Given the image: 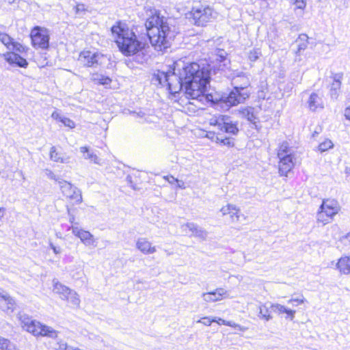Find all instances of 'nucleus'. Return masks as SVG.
<instances>
[{"label":"nucleus","instance_id":"33","mask_svg":"<svg viewBox=\"0 0 350 350\" xmlns=\"http://www.w3.org/2000/svg\"><path fill=\"white\" fill-rule=\"evenodd\" d=\"M242 116L247 118L252 123H255L256 117L254 113V109L252 107H246L240 111Z\"/></svg>","mask_w":350,"mask_h":350},{"label":"nucleus","instance_id":"54","mask_svg":"<svg viewBox=\"0 0 350 350\" xmlns=\"http://www.w3.org/2000/svg\"><path fill=\"white\" fill-rule=\"evenodd\" d=\"M222 321H225L224 319H222L221 318H218L217 319L216 318V323H217L219 325H221L222 324Z\"/></svg>","mask_w":350,"mask_h":350},{"label":"nucleus","instance_id":"41","mask_svg":"<svg viewBox=\"0 0 350 350\" xmlns=\"http://www.w3.org/2000/svg\"><path fill=\"white\" fill-rule=\"evenodd\" d=\"M216 321V318H211L210 317H204L197 321L198 323H202L206 326H210L212 323Z\"/></svg>","mask_w":350,"mask_h":350},{"label":"nucleus","instance_id":"3","mask_svg":"<svg viewBox=\"0 0 350 350\" xmlns=\"http://www.w3.org/2000/svg\"><path fill=\"white\" fill-rule=\"evenodd\" d=\"M111 33L120 51L126 56L135 55L143 48L135 33L124 23L119 22L113 25Z\"/></svg>","mask_w":350,"mask_h":350},{"label":"nucleus","instance_id":"14","mask_svg":"<svg viewBox=\"0 0 350 350\" xmlns=\"http://www.w3.org/2000/svg\"><path fill=\"white\" fill-rule=\"evenodd\" d=\"M0 42L10 51H15L18 53L25 51V46L19 42H15L12 38L5 33L0 35Z\"/></svg>","mask_w":350,"mask_h":350},{"label":"nucleus","instance_id":"11","mask_svg":"<svg viewBox=\"0 0 350 350\" xmlns=\"http://www.w3.org/2000/svg\"><path fill=\"white\" fill-rule=\"evenodd\" d=\"M181 230L183 232L186 234L191 232V236L196 237L202 240H205L208 234L205 230L192 222L183 224Z\"/></svg>","mask_w":350,"mask_h":350},{"label":"nucleus","instance_id":"20","mask_svg":"<svg viewBox=\"0 0 350 350\" xmlns=\"http://www.w3.org/2000/svg\"><path fill=\"white\" fill-rule=\"evenodd\" d=\"M136 247L144 254H152L156 252V247L144 237L139 238L136 241Z\"/></svg>","mask_w":350,"mask_h":350},{"label":"nucleus","instance_id":"7","mask_svg":"<svg viewBox=\"0 0 350 350\" xmlns=\"http://www.w3.org/2000/svg\"><path fill=\"white\" fill-rule=\"evenodd\" d=\"M241 79L244 80L243 84L240 86H235L234 90L226 96L222 97V102L226 104L227 107L235 106L239 103H243L247 98L249 97V94L247 92H241L245 88H247L250 84V79L246 76H241Z\"/></svg>","mask_w":350,"mask_h":350},{"label":"nucleus","instance_id":"51","mask_svg":"<svg viewBox=\"0 0 350 350\" xmlns=\"http://www.w3.org/2000/svg\"><path fill=\"white\" fill-rule=\"evenodd\" d=\"M222 325H225L227 326L232 327H240V325L238 324L231 322V321H222Z\"/></svg>","mask_w":350,"mask_h":350},{"label":"nucleus","instance_id":"37","mask_svg":"<svg viewBox=\"0 0 350 350\" xmlns=\"http://www.w3.org/2000/svg\"><path fill=\"white\" fill-rule=\"evenodd\" d=\"M93 81L101 85H109L111 82V79L109 77L98 75L94 77Z\"/></svg>","mask_w":350,"mask_h":350},{"label":"nucleus","instance_id":"13","mask_svg":"<svg viewBox=\"0 0 350 350\" xmlns=\"http://www.w3.org/2000/svg\"><path fill=\"white\" fill-rule=\"evenodd\" d=\"M202 297L206 302H215L228 298L229 293L223 288H217L213 291L202 293Z\"/></svg>","mask_w":350,"mask_h":350},{"label":"nucleus","instance_id":"53","mask_svg":"<svg viewBox=\"0 0 350 350\" xmlns=\"http://www.w3.org/2000/svg\"><path fill=\"white\" fill-rule=\"evenodd\" d=\"M176 183H177V186L178 187L180 188V189H185V183L183 181V180H178V181H176Z\"/></svg>","mask_w":350,"mask_h":350},{"label":"nucleus","instance_id":"40","mask_svg":"<svg viewBox=\"0 0 350 350\" xmlns=\"http://www.w3.org/2000/svg\"><path fill=\"white\" fill-rule=\"evenodd\" d=\"M261 55V51L259 49H253L248 53V58L251 62L256 61Z\"/></svg>","mask_w":350,"mask_h":350},{"label":"nucleus","instance_id":"38","mask_svg":"<svg viewBox=\"0 0 350 350\" xmlns=\"http://www.w3.org/2000/svg\"><path fill=\"white\" fill-rule=\"evenodd\" d=\"M75 14L79 17H83L87 11V8L83 3H78L75 8Z\"/></svg>","mask_w":350,"mask_h":350},{"label":"nucleus","instance_id":"52","mask_svg":"<svg viewBox=\"0 0 350 350\" xmlns=\"http://www.w3.org/2000/svg\"><path fill=\"white\" fill-rule=\"evenodd\" d=\"M345 118L350 120V107H347L345 110Z\"/></svg>","mask_w":350,"mask_h":350},{"label":"nucleus","instance_id":"34","mask_svg":"<svg viewBox=\"0 0 350 350\" xmlns=\"http://www.w3.org/2000/svg\"><path fill=\"white\" fill-rule=\"evenodd\" d=\"M221 131H224L226 133L235 135L238 133L239 129L236 124H232L228 120L225 121V124H223Z\"/></svg>","mask_w":350,"mask_h":350},{"label":"nucleus","instance_id":"16","mask_svg":"<svg viewBox=\"0 0 350 350\" xmlns=\"http://www.w3.org/2000/svg\"><path fill=\"white\" fill-rule=\"evenodd\" d=\"M3 56L5 61L10 64H15L21 68H27L28 66L27 61L14 51L7 52L3 54Z\"/></svg>","mask_w":350,"mask_h":350},{"label":"nucleus","instance_id":"57","mask_svg":"<svg viewBox=\"0 0 350 350\" xmlns=\"http://www.w3.org/2000/svg\"><path fill=\"white\" fill-rule=\"evenodd\" d=\"M9 3H12V0H7Z\"/></svg>","mask_w":350,"mask_h":350},{"label":"nucleus","instance_id":"50","mask_svg":"<svg viewBox=\"0 0 350 350\" xmlns=\"http://www.w3.org/2000/svg\"><path fill=\"white\" fill-rule=\"evenodd\" d=\"M306 301L305 298L302 296V298H292L288 301V304H291L293 301L297 302L298 304H303Z\"/></svg>","mask_w":350,"mask_h":350},{"label":"nucleus","instance_id":"9","mask_svg":"<svg viewBox=\"0 0 350 350\" xmlns=\"http://www.w3.org/2000/svg\"><path fill=\"white\" fill-rule=\"evenodd\" d=\"M31 38L32 44L35 47L42 49L48 48L49 35L46 29L40 27H34L31 31Z\"/></svg>","mask_w":350,"mask_h":350},{"label":"nucleus","instance_id":"5","mask_svg":"<svg viewBox=\"0 0 350 350\" xmlns=\"http://www.w3.org/2000/svg\"><path fill=\"white\" fill-rule=\"evenodd\" d=\"M341 209L339 202L335 199H324L317 211V221L325 226L330 223Z\"/></svg>","mask_w":350,"mask_h":350},{"label":"nucleus","instance_id":"10","mask_svg":"<svg viewBox=\"0 0 350 350\" xmlns=\"http://www.w3.org/2000/svg\"><path fill=\"white\" fill-rule=\"evenodd\" d=\"M59 187L65 197L75 201L77 204L81 203V191L77 187L64 179L59 180Z\"/></svg>","mask_w":350,"mask_h":350},{"label":"nucleus","instance_id":"32","mask_svg":"<svg viewBox=\"0 0 350 350\" xmlns=\"http://www.w3.org/2000/svg\"><path fill=\"white\" fill-rule=\"evenodd\" d=\"M217 61L219 62V69L224 70V67L229 64L230 61L226 58V53L224 50H219Z\"/></svg>","mask_w":350,"mask_h":350},{"label":"nucleus","instance_id":"26","mask_svg":"<svg viewBox=\"0 0 350 350\" xmlns=\"http://www.w3.org/2000/svg\"><path fill=\"white\" fill-rule=\"evenodd\" d=\"M50 159L54 162L67 163L69 162L70 157L57 152L56 150V148L55 146H53L51 147L50 150Z\"/></svg>","mask_w":350,"mask_h":350},{"label":"nucleus","instance_id":"58","mask_svg":"<svg viewBox=\"0 0 350 350\" xmlns=\"http://www.w3.org/2000/svg\"><path fill=\"white\" fill-rule=\"evenodd\" d=\"M20 174L23 176V177L24 178V176L23 174V172H20Z\"/></svg>","mask_w":350,"mask_h":350},{"label":"nucleus","instance_id":"27","mask_svg":"<svg viewBox=\"0 0 350 350\" xmlns=\"http://www.w3.org/2000/svg\"><path fill=\"white\" fill-rule=\"evenodd\" d=\"M270 308L273 311L279 314L286 313L291 317V320L294 318L295 310L286 308L285 306L279 304H271Z\"/></svg>","mask_w":350,"mask_h":350},{"label":"nucleus","instance_id":"46","mask_svg":"<svg viewBox=\"0 0 350 350\" xmlns=\"http://www.w3.org/2000/svg\"><path fill=\"white\" fill-rule=\"evenodd\" d=\"M49 247L53 250L54 254H59L62 252V249L59 246L55 245L52 242L49 241Z\"/></svg>","mask_w":350,"mask_h":350},{"label":"nucleus","instance_id":"44","mask_svg":"<svg viewBox=\"0 0 350 350\" xmlns=\"http://www.w3.org/2000/svg\"><path fill=\"white\" fill-rule=\"evenodd\" d=\"M216 142H219L224 145H226L228 146H234V143L230 138L220 139L219 137H217Z\"/></svg>","mask_w":350,"mask_h":350},{"label":"nucleus","instance_id":"28","mask_svg":"<svg viewBox=\"0 0 350 350\" xmlns=\"http://www.w3.org/2000/svg\"><path fill=\"white\" fill-rule=\"evenodd\" d=\"M131 114L138 119V122L140 124L151 123L154 122V117L150 115L146 114L144 111H139L138 112L131 111Z\"/></svg>","mask_w":350,"mask_h":350},{"label":"nucleus","instance_id":"21","mask_svg":"<svg viewBox=\"0 0 350 350\" xmlns=\"http://www.w3.org/2000/svg\"><path fill=\"white\" fill-rule=\"evenodd\" d=\"M221 213L224 215H229L232 222L238 221L239 220L240 209L235 205L228 204L224 206L221 210Z\"/></svg>","mask_w":350,"mask_h":350},{"label":"nucleus","instance_id":"48","mask_svg":"<svg viewBox=\"0 0 350 350\" xmlns=\"http://www.w3.org/2000/svg\"><path fill=\"white\" fill-rule=\"evenodd\" d=\"M295 5H296L297 8L303 10L305 8L306 3L304 0H300L295 3Z\"/></svg>","mask_w":350,"mask_h":350},{"label":"nucleus","instance_id":"42","mask_svg":"<svg viewBox=\"0 0 350 350\" xmlns=\"http://www.w3.org/2000/svg\"><path fill=\"white\" fill-rule=\"evenodd\" d=\"M45 174L49 178L54 180L55 182H57L58 185L59 184V180H63L62 178L56 176L51 170L48 169L45 170Z\"/></svg>","mask_w":350,"mask_h":350},{"label":"nucleus","instance_id":"15","mask_svg":"<svg viewBox=\"0 0 350 350\" xmlns=\"http://www.w3.org/2000/svg\"><path fill=\"white\" fill-rule=\"evenodd\" d=\"M279 161V172L281 176H287V174L293 168L294 155L289 154L285 157H278Z\"/></svg>","mask_w":350,"mask_h":350},{"label":"nucleus","instance_id":"19","mask_svg":"<svg viewBox=\"0 0 350 350\" xmlns=\"http://www.w3.org/2000/svg\"><path fill=\"white\" fill-rule=\"evenodd\" d=\"M80 152L83 154L84 159L98 165H103V160L89 146H81L79 148Z\"/></svg>","mask_w":350,"mask_h":350},{"label":"nucleus","instance_id":"35","mask_svg":"<svg viewBox=\"0 0 350 350\" xmlns=\"http://www.w3.org/2000/svg\"><path fill=\"white\" fill-rule=\"evenodd\" d=\"M229 117L227 116L220 115L218 117H215L211 120V124L217 126L218 129L221 130L224 124H225V121L228 120Z\"/></svg>","mask_w":350,"mask_h":350},{"label":"nucleus","instance_id":"4","mask_svg":"<svg viewBox=\"0 0 350 350\" xmlns=\"http://www.w3.org/2000/svg\"><path fill=\"white\" fill-rule=\"evenodd\" d=\"M18 319L21 327L25 331L31 333L36 337L46 336L51 338L57 337L58 332L53 327L42 324L40 322L33 320L26 314H18Z\"/></svg>","mask_w":350,"mask_h":350},{"label":"nucleus","instance_id":"17","mask_svg":"<svg viewBox=\"0 0 350 350\" xmlns=\"http://www.w3.org/2000/svg\"><path fill=\"white\" fill-rule=\"evenodd\" d=\"M14 300L3 290H0V308L7 312H13Z\"/></svg>","mask_w":350,"mask_h":350},{"label":"nucleus","instance_id":"2","mask_svg":"<svg viewBox=\"0 0 350 350\" xmlns=\"http://www.w3.org/2000/svg\"><path fill=\"white\" fill-rule=\"evenodd\" d=\"M147 35L152 46L158 51L164 52L170 47L176 35L175 26L167 18L160 16L156 11L145 23Z\"/></svg>","mask_w":350,"mask_h":350},{"label":"nucleus","instance_id":"25","mask_svg":"<svg viewBox=\"0 0 350 350\" xmlns=\"http://www.w3.org/2000/svg\"><path fill=\"white\" fill-rule=\"evenodd\" d=\"M336 267L342 273H350V256L341 257L336 264Z\"/></svg>","mask_w":350,"mask_h":350},{"label":"nucleus","instance_id":"8","mask_svg":"<svg viewBox=\"0 0 350 350\" xmlns=\"http://www.w3.org/2000/svg\"><path fill=\"white\" fill-rule=\"evenodd\" d=\"M78 59L82 64L88 67L102 66L108 61V58L103 54L90 51L81 52Z\"/></svg>","mask_w":350,"mask_h":350},{"label":"nucleus","instance_id":"31","mask_svg":"<svg viewBox=\"0 0 350 350\" xmlns=\"http://www.w3.org/2000/svg\"><path fill=\"white\" fill-rule=\"evenodd\" d=\"M293 154V150L289 147L288 143L283 142L279 146L278 157H285Z\"/></svg>","mask_w":350,"mask_h":350},{"label":"nucleus","instance_id":"47","mask_svg":"<svg viewBox=\"0 0 350 350\" xmlns=\"http://www.w3.org/2000/svg\"><path fill=\"white\" fill-rule=\"evenodd\" d=\"M64 116H61L60 113L57 111H55L51 114V118L55 120H59L61 122V119L63 118Z\"/></svg>","mask_w":350,"mask_h":350},{"label":"nucleus","instance_id":"23","mask_svg":"<svg viewBox=\"0 0 350 350\" xmlns=\"http://www.w3.org/2000/svg\"><path fill=\"white\" fill-rule=\"evenodd\" d=\"M308 107L312 111H315L318 108H323L322 98L316 93H312L308 101Z\"/></svg>","mask_w":350,"mask_h":350},{"label":"nucleus","instance_id":"36","mask_svg":"<svg viewBox=\"0 0 350 350\" xmlns=\"http://www.w3.org/2000/svg\"><path fill=\"white\" fill-rule=\"evenodd\" d=\"M0 350H18L8 340L0 336Z\"/></svg>","mask_w":350,"mask_h":350},{"label":"nucleus","instance_id":"18","mask_svg":"<svg viewBox=\"0 0 350 350\" xmlns=\"http://www.w3.org/2000/svg\"><path fill=\"white\" fill-rule=\"evenodd\" d=\"M343 78L342 73H335L332 76L333 80L329 90V94L332 98L337 99L340 92L342 84V79Z\"/></svg>","mask_w":350,"mask_h":350},{"label":"nucleus","instance_id":"12","mask_svg":"<svg viewBox=\"0 0 350 350\" xmlns=\"http://www.w3.org/2000/svg\"><path fill=\"white\" fill-rule=\"evenodd\" d=\"M72 232L74 235L79 237L81 241L86 246H95L96 240L94 235L92 234L89 231H86L82 229H79L76 226H71Z\"/></svg>","mask_w":350,"mask_h":350},{"label":"nucleus","instance_id":"43","mask_svg":"<svg viewBox=\"0 0 350 350\" xmlns=\"http://www.w3.org/2000/svg\"><path fill=\"white\" fill-rule=\"evenodd\" d=\"M61 122L65 126L69 127L70 129H73V128L75 127V123L74 122V121H72V120H70L68 118H66V117L64 116L63 118L61 119Z\"/></svg>","mask_w":350,"mask_h":350},{"label":"nucleus","instance_id":"6","mask_svg":"<svg viewBox=\"0 0 350 350\" xmlns=\"http://www.w3.org/2000/svg\"><path fill=\"white\" fill-rule=\"evenodd\" d=\"M216 12L208 5L196 3L188 13V18L192 19L197 26H205L215 17Z\"/></svg>","mask_w":350,"mask_h":350},{"label":"nucleus","instance_id":"55","mask_svg":"<svg viewBox=\"0 0 350 350\" xmlns=\"http://www.w3.org/2000/svg\"><path fill=\"white\" fill-rule=\"evenodd\" d=\"M345 239H346L347 240H348L350 242V232L347 233L345 235Z\"/></svg>","mask_w":350,"mask_h":350},{"label":"nucleus","instance_id":"59","mask_svg":"<svg viewBox=\"0 0 350 350\" xmlns=\"http://www.w3.org/2000/svg\"><path fill=\"white\" fill-rule=\"evenodd\" d=\"M2 33H3V32H1V31H0V35H2Z\"/></svg>","mask_w":350,"mask_h":350},{"label":"nucleus","instance_id":"45","mask_svg":"<svg viewBox=\"0 0 350 350\" xmlns=\"http://www.w3.org/2000/svg\"><path fill=\"white\" fill-rule=\"evenodd\" d=\"M241 76H246L248 79V76L245 73H241V75H237L234 79H233V83L235 84V86H240L241 84L243 83L244 80L243 79H241Z\"/></svg>","mask_w":350,"mask_h":350},{"label":"nucleus","instance_id":"1","mask_svg":"<svg viewBox=\"0 0 350 350\" xmlns=\"http://www.w3.org/2000/svg\"><path fill=\"white\" fill-rule=\"evenodd\" d=\"M209 81L208 69L201 68L197 63H185L181 60L174 63L172 72L157 70L151 79L153 84L166 87L174 96L185 85L186 97L202 103L208 99V95L204 93Z\"/></svg>","mask_w":350,"mask_h":350},{"label":"nucleus","instance_id":"56","mask_svg":"<svg viewBox=\"0 0 350 350\" xmlns=\"http://www.w3.org/2000/svg\"><path fill=\"white\" fill-rule=\"evenodd\" d=\"M74 219H75L74 216H71V217H70V221L71 223H73Z\"/></svg>","mask_w":350,"mask_h":350},{"label":"nucleus","instance_id":"49","mask_svg":"<svg viewBox=\"0 0 350 350\" xmlns=\"http://www.w3.org/2000/svg\"><path fill=\"white\" fill-rule=\"evenodd\" d=\"M163 178L166 180L170 184H174L176 181H178V179L174 178L172 176H163Z\"/></svg>","mask_w":350,"mask_h":350},{"label":"nucleus","instance_id":"60","mask_svg":"<svg viewBox=\"0 0 350 350\" xmlns=\"http://www.w3.org/2000/svg\"><path fill=\"white\" fill-rule=\"evenodd\" d=\"M2 33H3V32H1V31H0V35H2Z\"/></svg>","mask_w":350,"mask_h":350},{"label":"nucleus","instance_id":"30","mask_svg":"<svg viewBox=\"0 0 350 350\" xmlns=\"http://www.w3.org/2000/svg\"><path fill=\"white\" fill-rule=\"evenodd\" d=\"M70 303L73 307L78 308L80 305V299L78 294L73 290H70V293L66 297L65 299Z\"/></svg>","mask_w":350,"mask_h":350},{"label":"nucleus","instance_id":"22","mask_svg":"<svg viewBox=\"0 0 350 350\" xmlns=\"http://www.w3.org/2000/svg\"><path fill=\"white\" fill-rule=\"evenodd\" d=\"M53 291L55 293L58 294L62 299H65L66 297L70 293L71 289L55 279L53 280Z\"/></svg>","mask_w":350,"mask_h":350},{"label":"nucleus","instance_id":"39","mask_svg":"<svg viewBox=\"0 0 350 350\" xmlns=\"http://www.w3.org/2000/svg\"><path fill=\"white\" fill-rule=\"evenodd\" d=\"M334 144L329 139H326L319 145V150L321 152H325L333 147Z\"/></svg>","mask_w":350,"mask_h":350},{"label":"nucleus","instance_id":"29","mask_svg":"<svg viewBox=\"0 0 350 350\" xmlns=\"http://www.w3.org/2000/svg\"><path fill=\"white\" fill-rule=\"evenodd\" d=\"M308 37L306 34H300L296 42L297 43V54L300 53L301 51H304L308 47Z\"/></svg>","mask_w":350,"mask_h":350},{"label":"nucleus","instance_id":"24","mask_svg":"<svg viewBox=\"0 0 350 350\" xmlns=\"http://www.w3.org/2000/svg\"><path fill=\"white\" fill-rule=\"evenodd\" d=\"M258 308L259 311L257 316L260 319L269 321L273 319L269 310L270 306H269L267 304H260Z\"/></svg>","mask_w":350,"mask_h":350}]
</instances>
